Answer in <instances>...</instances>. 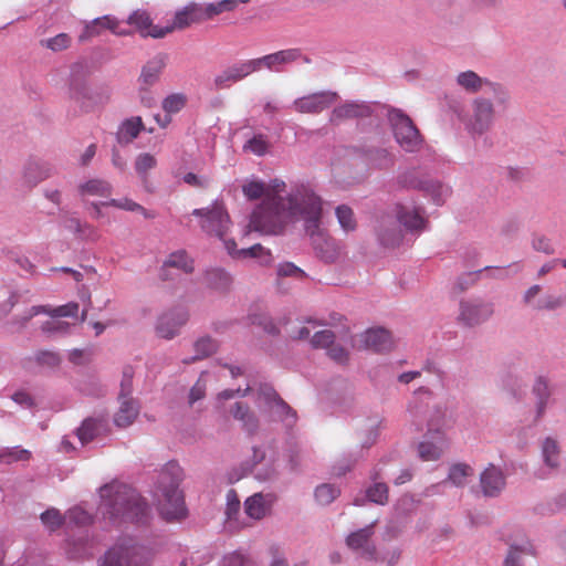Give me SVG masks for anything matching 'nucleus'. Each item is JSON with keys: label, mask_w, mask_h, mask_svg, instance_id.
<instances>
[{"label": "nucleus", "mask_w": 566, "mask_h": 566, "mask_svg": "<svg viewBox=\"0 0 566 566\" xmlns=\"http://www.w3.org/2000/svg\"><path fill=\"white\" fill-rule=\"evenodd\" d=\"M224 248L227 252L234 259H259L261 264L271 262V254L261 244L256 243L250 248L237 249L234 240H224Z\"/></svg>", "instance_id": "nucleus-28"}, {"label": "nucleus", "mask_w": 566, "mask_h": 566, "mask_svg": "<svg viewBox=\"0 0 566 566\" xmlns=\"http://www.w3.org/2000/svg\"><path fill=\"white\" fill-rule=\"evenodd\" d=\"M494 315V303L481 296L461 298L458 306L457 323L464 328L483 325Z\"/></svg>", "instance_id": "nucleus-10"}, {"label": "nucleus", "mask_w": 566, "mask_h": 566, "mask_svg": "<svg viewBox=\"0 0 566 566\" xmlns=\"http://www.w3.org/2000/svg\"><path fill=\"white\" fill-rule=\"evenodd\" d=\"M78 313V304L75 302H70L67 304L50 307L48 306V311H44V314H48L52 318L60 317H75Z\"/></svg>", "instance_id": "nucleus-58"}, {"label": "nucleus", "mask_w": 566, "mask_h": 566, "mask_svg": "<svg viewBox=\"0 0 566 566\" xmlns=\"http://www.w3.org/2000/svg\"><path fill=\"white\" fill-rule=\"evenodd\" d=\"M397 221L409 232H420L427 227L424 209L412 202H398L395 206Z\"/></svg>", "instance_id": "nucleus-19"}, {"label": "nucleus", "mask_w": 566, "mask_h": 566, "mask_svg": "<svg viewBox=\"0 0 566 566\" xmlns=\"http://www.w3.org/2000/svg\"><path fill=\"white\" fill-rule=\"evenodd\" d=\"M97 566H150V558L143 546L122 541L105 552Z\"/></svg>", "instance_id": "nucleus-8"}, {"label": "nucleus", "mask_w": 566, "mask_h": 566, "mask_svg": "<svg viewBox=\"0 0 566 566\" xmlns=\"http://www.w3.org/2000/svg\"><path fill=\"white\" fill-rule=\"evenodd\" d=\"M282 201L290 222L302 221L305 232L322 224L323 199L311 185L293 186Z\"/></svg>", "instance_id": "nucleus-3"}, {"label": "nucleus", "mask_w": 566, "mask_h": 566, "mask_svg": "<svg viewBox=\"0 0 566 566\" xmlns=\"http://www.w3.org/2000/svg\"><path fill=\"white\" fill-rule=\"evenodd\" d=\"M205 279L210 287L219 291L227 290L232 282L231 275L220 268L208 270Z\"/></svg>", "instance_id": "nucleus-44"}, {"label": "nucleus", "mask_w": 566, "mask_h": 566, "mask_svg": "<svg viewBox=\"0 0 566 566\" xmlns=\"http://www.w3.org/2000/svg\"><path fill=\"white\" fill-rule=\"evenodd\" d=\"M397 180L399 186H401L402 188L417 189L420 191L423 187V184L426 182V179L420 178L415 170H406L401 172L398 176Z\"/></svg>", "instance_id": "nucleus-54"}, {"label": "nucleus", "mask_w": 566, "mask_h": 566, "mask_svg": "<svg viewBox=\"0 0 566 566\" xmlns=\"http://www.w3.org/2000/svg\"><path fill=\"white\" fill-rule=\"evenodd\" d=\"M104 29L109 30L116 35L129 34L128 31L119 29V20L117 18L113 15H103L86 22L83 32L78 36V40L81 42L87 41L91 38L99 35Z\"/></svg>", "instance_id": "nucleus-24"}, {"label": "nucleus", "mask_w": 566, "mask_h": 566, "mask_svg": "<svg viewBox=\"0 0 566 566\" xmlns=\"http://www.w3.org/2000/svg\"><path fill=\"white\" fill-rule=\"evenodd\" d=\"M182 479V469L175 461L167 462L157 474L154 496L158 502V510L164 518L171 521L185 515V502L179 483Z\"/></svg>", "instance_id": "nucleus-4"}, {"label": "nucleus", "mask_w": 566, "mask_h": 566, "mask_svg": "<svg viewBox=\"0 0 566 566\" xmlns=\"http://www.w3.org/2000/svg\"><path fill=\"white\" fill-rule=\"evenodd\" d=\"M282 197L268 196L252 211L249 228L266 235H277L284 232L291 223L283 207Z\"/></svg>", "instance_id": "nucleus-5"}, {"label": "nucleus", "mask_w": 566, "mask_h": 566, "mask_svg": "<svg viewBox=\"0 0 566 566\" xmlns=\"http://www.w3.org/2000/svg\"><path fill=\"white\" fill-rule=\"evenodd\" d=\"M133 392V369L127 367L123 371V378L120 381V391L118 398H132Z\"/></svg>", "instance_id": "nucleus-64"}, {"label": "nucleus", "mask_w": 566, "mask_h": 566, "mask_svg": "<svg viewBox=\"0 0 566 566\" xmlns=\"http://www.w3.org/2000/svg\"><path fill=\"white\" fill-rule=\"evenodd\" d=\"M335 343V334L329 329L317 331L311 337V345L314 348H328Z\"/></svg>", "instance_id": "nucleus-60"}, {"label": "nucleus", "mask_w": 566, "mask_h": 566, "mask_svg": "<svg viewBox=\"0 0 566 566\" xmlns=\"http://www.w3.org/2000/svg\"><path fill=\"white\" fill-rule=\"evenodd\" d=\"M272 505V495L255 493L248 497L244 502V510L249 517L253 520L263 518L270 511Z\"/></svg>", "instance_id": "nucleus-32"}, {"label": "nucleus", "mask_w": 566, "mask_h": 566, "mask_svg": "<svg viewBox=\"0 0 566 566\" xmlns=\"http://www.w3.org/2000/svg\"><path fill=\"white\" fill-rule=\"evenodd\" d=\"M119 408L114 415V423L118 428H127L139 415V405L134 398H118Z\"/></svg>", "instance_id": "nucleus-31"}, {"label": "nucleus", "mask_w": 566, "mask_h": 566, "mask_svg": "<svg viewBox=\"0 0 566 566\" xmlns=\"http://www.w3.org/2000/svg\"><path fill=\"white\" fill-rule=\"evenodd\" d=\"M347 151L361 158L369 170H389L396 164V155L387 147L363 145L350 147Z\"/></svg>", "instance_id": "nucleus-12"}, {"label": "nucleus", "mask_w": 566, "mask_h": 566, "mask_svg": "<svg viewBox=\"0 0 566 566\" xmlns=\"http://www.w3.org/2000/svg\"><path fill=\"white\" fill-rule=\"evenodd\" d=\"M77 190L82 197H108L112 193L113 187L105 179L93 178L81 182L77 186Z\"/></svg>", "instance_id": "nucleus-38"}, {"label": "nucleus", "mask_w": 566, "mask_h": 566, "mask_svg": "<svg viewBox=\"0 0 566 566\" xmlns=\"http://www.w3.org/2000/svg\"><path fill=\"white\" fill-rule=\"evenodd\" d=\"M52 175V168L49 164L30 159L25 163L22 170V185L25 188H33L41 181L48 179Z\"/></svg>", "instance_id": "nucleus-27"}, {"label": "nucleus", "mask_w": 566, "mask_h": 566, "mask_svg": "<svg viewBox=\"0 0 566 566\" xmlns=\"http://www.w3.org/2000/svg\"><path fill=\"white\" fill-rule=\"evenodd\" d=\"M375 523L352 532L346 538L347 546L358 556L368 560L376 558V546L373 541Z\"/></svg>", "instance_id": "nucleus-20"}, {"label": "nucleus", "mask_w": 566, "mask_h": 566, "mask_svg": "<svg viewBox=\"0 0 566 566\" xmlns=\"http://www.w3.org/2000/svg\"><path fill=\"white\" fill-rule=\"evenodd\" d=\"M98 512L112 524L132 522L146 524L150 517V507L133 488L113 482L99 489Z\"/></svg>", "instance_id": "nucleus-1"}, {"label": "nucleus", "mask_w": 566, "mask_h": 566, "mask_svg": "<svg viewBox=\"0 0 566 566\" xmlns=\"http://www.w3.org/2000/svg\"><path fill=\"white\" fill-rule=\"evenodd\" d=\"M142 129H144L142 117L134 116L127 118L118 126L116 140L119 145H128L137 138Z\"/></svg>", "instance_id": "nucleus-35"}, {"label": "nucleus", "mask_w": 566, "mask_h": 566, "mask_svg": "<svg viewBox=\"0 0 566 566\" xmlns=\"http://www.w3.org/2000/svg\"><path fill=\"white\" fill-rule=\"evenodd\" d=\"M377 235L379 239V242L385 247H396L400 243L402 240V233L401 230L392 226L391 228H388L386 226V220H382L380 226L377 229Z\"/></svg>", "instance_id": "nucleus-45"}, {"label": "nucleus", "mask_w": 566, "mask_h": 566, "mask_svg": "<svg viewBox=\"0 0 566 566\" xmlns=\"http://www.w3.org/2000/svg\"><path fill=\"white\" fill-rule=\"evenodd\" d=\"M361 338L364 346L376 353L389 352L394 346L390 333L381 327L366 331Z\"/></svg>", "instance_id": "nucleus-29"}, {"label": "nucleus", "mask_w": 566, "mask_h": 566, "mask_svg": "<svg viewBox=\"0 0 566 566\" xmlns=\"http://www.w3.org/2000/svg\"><path fill=\"white\" fill-rule=\"evenodd\" d=\"M421 191L437 206H442L452 195V188L449 185L429 178L426 179Z\"/></svg>", "instance_id": "nucleus-33"}, {"label": "nucleus", "mask_w": 566, "mask_h": 566, "mask_svg": "<svg viewBox=\"0 0 566 566\" xmlns=\"http://www.w3.org/2000/svg\"><path fill=\"white\" fill-rule=\"evenodd\" d=\"M454 81L455 84L468 94L483 92L490 95L495 102V105L500 107H506L510 103V92L503 84L482 77L472 70L458 73Z\"/></svg>", "instance_id": "nucleus-7"}, {"label": "nucleus", "mask_w": 566, "mask_h": 566, "mask_svg": "<svg viewBox=\"0 0 566 566\" xmlns=\"http://www.w3.org/2000/svg\"><path fill=\"white\" fill-rule=\"evenodd\" d=\"M525 306L533 311H556L566 305V296L560 294L544 293L543 286L534 284L530 286L522 296Z\"/></svg>", "instance_id": "nucleus-13"}, {"label": "nucleus", "mask_w": 566, "mask_h": 566, "mask_svg": "<svg viewBox=\"0 0 566 566\" xmlns=\"http://www.w3.org/2000/svg\"><path fill=\"white\" fill-rule=\"evenodd\" d=\"M338 98L336 92L321 91L294 99L292 107L302 114H318L329 108Z\"/></svg>", "instance_id": "nucleus-18"}, {"label": "nucleus", "mask_w": 566, "mask_h": 566, "mask_svg": "<svg viewBox=\"0 0 566 566\" xmlns=\"http://www.w3.org/2000/svg\"><path fill=\"white\" fill-rule=\"evenodd\" d=\"M490 269H491V266H485L484 269H481V270H478L474 272H468V273H464L463 275H460L457 279V281L454 282V289L459 292L465 291L467 289H469L471 285H473L476 282L479 274L481 272L488 271Z\"/></svg>", "instance_id": "nucleus-62"}, {"label": "nucleus", "mask_w": 566, "mask_h": 566, "mask_svg": "<svg viewBox=\"0 0 566 566\" xmlns=\"http://www.w3.org/2000/svg\"><path fill=\"white\" fill-rule=\"evenodd\" d=\"M238 0H221L216 3L202 4V11L205 13V20L211 19L226 11H232L237 8Z\"/></svg>", "instance_id": "nucleus-52"}, {"label": "nucleus", "mask_w": 566, "mask_h": 566, "mask_svg": "<svg viewBox=\"0 0 566 566\" xmlns=\"http://www.w3.org/2000/svg\"><path fill=\"white\" fill-rule=\"evenodd\" d=\"M371 115V107L364 102H346L335 107L329 116V122L337 125L345 119L364 118Z\"/></svg>", "instance_id": "nucleus-26"}, {"label": "nucleus", "mask_w": 566, "mask_h": 566, "mask_svg": "<svg viewBox=\"0 0 566 566\" xmlns=\"http://www.w3.org/2000/svg\"><path fill=\"white\" fill-rule=\"evenodd\" d=\"M187 103V96L182 93H172L166 96L161 103L165 113L170 115L180 112Z\"/></svg>", "instance_id": "nucleus-53"}, {"label": "nucleus", "mask_w": 566, "mask_h": 566, "mask_svg": "<svg viewBox=\"0 0 566 566\" xmlns=\"http://www.w3.org/2000/svg\"><path fill=\"white\" fill-rule=\"evenodd\" d=\"M127 23L133 25L142 36L161 39L169 33L166 27L154 25L149 13L144 9L133 11L127 18Z\"/></svg>", "instance_id": "nucleus-23"}, {"label": "nucleus", "mask_w": 566, "mask_h": 566, "mask_svg": "<svg viewBox=\"0 0 566 566\" xmlns=\"http://www.w3.org/2000/svg\"><path fill=\"white\" fill-rule=\"evenodd\" d=\"M65 520L70 525L82 527L91 524L93 516L82 506L76 505L66 512Z\"/></svg>", "instance_id": "nucleus-51"}, {"label": "nucleus", "mask_w": 566, "mask_h": 566, "mask_svg": "<svg viewBox=\"0 0 566 566\" xmlns=\"http://www.w3.org/2000/svg\"><path fill=\"white\" fill-rule=\"evenodd\" d=\"M532 394L535 399V418L538 420L544 417L551 402L552 392L548 380L543 376L536 377L532 387Z\"/></svg>", "instance_id": "nucleus-30"}, {"label": "nucleus", "mask_w": 566, "mask_h": 566, "mask_svg": "<svg viewBox=\"0 0 566 566\" xmlns=\"http://www.w3.org/2000/svg\"><path fill=\"white\" fill-rule=\"evenodd\" d=\"M305 233L310 237L316 254L324 262L333 263L340 258L343 252L342 243L332 238L322 224H318L317 229H311Z\"/></svg>", "instance_id": "nucleus-15"}, {"label": "nucleus", "mask_w": 566, "mask_h": 566, "mask_svg": "<svg viewBox=\"0 0 566 566\" xmlns=\"http://www.w3.org/2000/svg\"><path fill=\"white\" fill-rule=\"evenodd\" d=\"M44 311H48V306L45 305H35L27 310L22 315H17L11 318V321L8 323V327L11 333H18L22 328L27 326L29 321L39 315L44 314Z\"/></svg>", "instance_id": "nucleus-43"}, {"label": "nucleus", "mask_w": 566, "mask_h": 566, "mask_svg": "<svg viewBox=\"0 0 566 566\" xmlns=\"http://www.w3.org/2000/svg\"><path fill=\"white\" fill-rule=\"evenodd\" d=\"M71 324L57 318H52L44 322L41 326L43 333L50 336H60L69 334Z\"/></svg>", "instance_id": "nucleus-55"}, {"label": "nucleus", "mask_w": 566, "mask_h": 566, "mask_svg": "<svg viewBox=\"0 0 566 566\" xmlns=\"http://www.w3.org/2000/svg\"><path fill=\"white\" fill-rule=\"evenodd\" d=\"M532 248L537 251L542 252L544 254H554L555 249L548 238L542 234H534L532 238Z\"/></svg>", "instance_id": "nucleus-63"}, {"label": "nucleus", "mask_w": 566, "mask_h": 566, "mask_svg": "<svg viewBox=\"0 0 566 566\" xmlns=\"http://www.w3.org/2000/svg\"><path fill=\"white\" fill-rule=\"evenodd\" d=\"M542 459L546 467L557 469L559 467L560 448L556 439L547 437L541 444Z\"/></svg>", "instance_id": "nucleus-40"}, {"label": "nucleus", "mask_w": 566, "mask_h": 566, "mask_svg": "<svg viewBox=\"0 0 566 566\" xmlns=\"http://www.w3.org/2000/svg\"><path fill=\"white\" fill-rule=\"evenodd\" d=\"M387 117L397 144L407 153L418 151L423 140L411 118L398 108H390Z\"/></svg>", "instance_id": "nucleus-9"}, {"label": "nucleus", "mask_w": 566, "mask_h": 566, "mask_svg": "<svg viewBox=\"0 0 566 566\" xmlns=\"http://www.w3.org/2000/svg\"><path fill=\"white\" fill-rule=\"evenodd\" d=\"M242 191L249 200L266 197V184L259 180H250L242 186Z\"/></svg>", "instance_id": "nucleus-59"}, {"label": "nucleus", "mask_w": 566, "mask_h": 566, "mask_svg": "<svg viewBox=\"0 0 566 566\" xmlns=\"http://www.w3.org/2000/svg\"><path fill=\"white\" fill-rule=\"evenodd\" d=\"M219 344L217 339L209 335H203L195 340L193 350L195 355L182 359L186 365L192 364L197 360L205 359L213 355L218 350Z\"/></svg>", "instance_id": "nucleus-36"}, {"label": "nucleus", "mask_w": 566, "mask_h": 566, "mask_svg": "<svg viewBox=\"0 0 566 566\" xmlns=\"http://www.w3.org/2000/svg\"><path fill=\"white\" fill-rule=\"evenodd\" d=\"M302 60L304 63H311V59L302 53L301 49L291 48L281 50L262 57L254 59L258 72L265 67L272 72H282L283 66Z\"/></svg>", "instance_id": "nucleus-17"}, {"label": "nucleus", "mask_w": 566, "mask_h": 566, "mask_svg": "<svg viewBox=\"0 0 566 566\" xmlns=\"http://www.w3.org/2000/svg\"><path fill=\"white\" fill-rule=\"evenodd\" d=\"M232 417L241 422V427L249 434H254L259 429V419L250 407L242 402H235L230 408Z\"/></svg>", "instance_id": "nucleus-34"}, {"label": "nucleus", "mask_w": 566, "mask_h": 566, "mask_svg": "<svg viewBox=\"0 0 566 566\" xmlns=\"http://www.w3.org/2000/svg\"><path fill=\"white\" fill-rule=\"evenodd\" d=\"M270 148V143L265 135L259 134L254 135L252 138L248 139L243 145V150L245 153L253 154L255 156H264Z\"/></svg>", "instance_id": "nucleus-49"}, {"label": "nucleus", "mask_w": 566, "mask_h": 566, "mask_svg": "<svg viewBox=\"0 0 566 566\" xmlns=\"http://www.w3.org/2000/svg\"><path fill=\"white\" fill-rule=\"evenodd\" d=\"M432 398V391L429 388L420 387L417 389L408 403V412L417 430H421L424 420L428 422V434L423 441L418 444V455L422 461H436L440 459L449 442L446 433L439 428L432 419H427L429 401Z\"/></svg>", "instance_id": "nucleus-2"}, {"label": "nucleus", "mask_w": 566, "mask_h": 566, "mask_svg": "<svg viewBox=\"0 0 566 566\" xmlns=\"http://www.w3.org/2000/svg\"><path fill=\"white\" fill-rule=\"evenodd\" d=\"M335 214L343 231L352 232L356 230L357 221L355 213L349 206L340 205L336 207Z\"/></svg>", "instance_id": "nucleus-46"}, {"label": "nucleus", "mask_w": 566, "mask_h": 566, "mask_svg": "<svg viewBox=\"0 0 566 566\" xmlns=\"http://www.w3.org/2000/svg\"><path fill=\"white\" fill-rule=\"evenodd\" d=\"M191 214L201 219L200 227L207 234L214 235L223 242L228 240L226 235L231 222L222 205L214 202L210 207L195 209Z\"/></svg>", "instance_id": "nucleus-11"}, {"label": "nucleus", "mask_w": 566, "mask_h": 566, "mask_svg": "<svg viewBox=\"0 0 566 566\" xmlns=\"http://www.w3.org/2000/svg\"><path fill=\"white\" fill-rule=\"evenodd\" d=\"M31 457L30 451L20 447H6L0 449V462L10 464L18 461H27Z\"/></svg>", "instance_id": "nucleus-50"}, {"label": "nucleus", "mask_w": 566, "mask_h": 566, "mask_svg": "<svg viewBox=\"0 0 566 566\" xmlns=\"http://www.w3.org/2000/svg\"><path fill=\"white\" fill-rule=\"evenodd\" d=\"M165 67V59L157 56L148 61L142 69L139 84L143 86L154 85Z\"/></svg>", "instance_id": "nucleus-39"}, {"label": "nucleus", "mask_w": 566, "mask_h": 566, "mask_svg": "<svg viewBox=\"0 0 566 566\" xmlns=\"http://www.w3.org/2000/svg\"><path fill=\"white\" fill-rule=\"evenodd\" d=\"M474 474L473 468L468 463H454L450 467L447 481L454 486H464L468 479Z\"/></svg>", "instance_id": "nucleus-42"}, {"label": "nucleus", "mask_w": 566, "mask_h": 566, "mask_svg": "<svg viewBox=\"0 0 566 566\" xmlns=\"http://www.w3.org/2000/svg\"><path fill=\"white\" fill-rule=\"evenodd\" d=\"M176 268L185 273L193 271V261L185 250H178L170 253L164 262L163 269Z\"/></svg>", "instance_id": "nucleus-41"}, {"label": "nucleus", "mask_w": 566, "mask_h": 566, "mask_svg": "<svg viewBox=\"0 0 566 566\" xmlns=\"http://www.w3.org/2000/svg\"><path fill=\"white\" fill-rule=\"evenodd\" d=\"M157 165V160L155 156L150 155L149 153H143L139 154L136 157L135 160V169L139 176L145 178L147 176V172L155 168Z\"/></svg>", "instance_id": "nucleus-61"}, {"label": "nucleus", "mask_w": 566, "mask_h": 566, "mask_svg": "<svg viewBox=\"0 0 566 566\" xmlns=\"http://www.w3.org/2000/svg\"><path fill=\"white\" fill-rule=\"evenodd\" d=\"M107 421L104 418H87L77 429V438L82 446H85L99 436L106 428Z\"/></svg>", "instance_id": "nucleus-37"}, {"label": "nucleus", "mask_w": 566, "mask_h": 566, "mask_svg": "<svg viewBox=\"0 0 566 566\" xmlns=\"http://www.w3.org/2000/svg\"><path fill=\"white\" fill-rule=\"evenodd\" d=\"M189 321V312L184 307H172L161 313L156 322V334L164 339L170 340L179 335L181 328Z\"/></svg>", "instance_id": "nucleus-16"}, {"label": "nucleus", "mask_w": 566, "mask_h": 566, "mask_svg": "<svg viewBox=\"0 0 566 566\" xmlns=\"http://www.w3.org/2000/svg\"><path fill=\"white\" fill-rule=\"evenodd\" d=\"M369 501L385 505L388 502V486L382 482H375L366 492Z\"/></svg>", "instance_id": "nucleus-56"}, {"label": "nucleus", "mask_w": 566, "mask_h": 566, "mask_svg": "<svg viewBox=\"0 0 566 566\" xmlns=\"http://www.w3.org/2000/svg\"><path fill=\"white\" fill-rule=\"evenodd\" d=\"M339 494L340 490L336 485L329 483L318 485L314 492L315 500L321 505L331 504Z\"/></svg>", "instance_id": "nucleus-48"}, {"label": "nucleus", "mask_w": 566, "mask_h": 566, "mask_svg": "<svg viewBox=\"0 0 566 566\" xmlns=\"http://www.w3.org/2000/svg\"><path fill=\"white\" fill-rule=\"evenodd\" d=\"M506 485V479L501 468L490 463L480 474V488L484 496L495 497Z\"/></svg>", "instance_id": "nucleus-22"}, {"label": "nucleus", "mask_w": 566, "mask_h": 566, "mask_svg": "<svg viewBox=\"0 0 566 566\" xmlns=\"http://www.w3.org/2000/svg\"><path fill=\"white\" fill-rule=\"evenodd\" d=\"M65 517L62 516L59 510L52 507L41 514V521L43 525L50 531L54 532L63 523Z\"/></svg>", "instance_id": "nucleus-57"}, {"label": "nucleus", "mask_w": 566, "mask_h": 566, "mask_svg": "<svg viewBox=\"0 0 566 566\" xmlns=\"http://www.w3.org/2000/svg\"><path fill=\"white\" fill-rule=\"evenodd\" d=\"M254 59L237 62L216 75L213 83L216 88L223 90L233 83L240 82L250 74L258 72Z\"/></svg>", "instance_id": "nucleus-21"}, {"label": "nucleus", "mask_w": 566, "mask_h": 566, "mask_svg": "<svg viewBox=\"0 0 566 566\" xmlns=\"http://www.w3.org/2000/svg\"><path fill=\"white\" fill-rule=\"evenodd\" d=\"M205 21V13L202 11V4L191 2L180 10L176 11L172 22L166 25L169 29V33L175 30H182L190 27L193 23Z\"/></svg>", "instance_id": "nucleus-25"}, {"label": "nucleus", "mask_w": 566, "mask_h": 566, "mask_svg": "<svg viewBox=\"0 0 566 566\" xmlns=\"http://www.w3.org/2000/svg\"><path fill=\"white\" fill-rule=\"evenodd\" d=\"M254 402L259 410L274 421H281L286 428L296 422L295 411L277 395L269 384H261L256 391Z\"/></svg>", "instance_id": "nucleus-6"}, {"label": "nucleus", "mask_w": 566, "mask_h": 566, "mask_svg": "<svg viewBox=\"0 0 566 566\" xmlns=\"http://www.w3.org/2000/svg\"><path fill=\"white\" fill-rule=\"evenodd\" d=\"M494 104L485 96L473 98L471 103V114L467 123L468 129L473 134H483L486 132L494 119Z\"/></svg>", "instance_id": "nucleus-14"}, {"label": "nucleus", "mask_w": 566, "mask_h": 566, "mask_svg": "<svg viewBox=\"0 0 566 566\" xmlns=\"http://www.w3.org/2000/svg\"><path fill=\"white\" fill-rule=\"evenodd\" d=\"M534 548L532 545L524 546H511L506 558L504 560L505 566H524L523 557L524 555H534Z\"/></svg>", "instance_id": "nucleus-47"}]
</instances>
